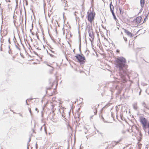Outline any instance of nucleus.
<instances>
[{
  "label": "nucleus",
  "mask_w": 149,
  "mask_h": 149,
  "mask_svg": "<svg viewBox=\"0 0 149 149\" xmlns=\"http://www.w3.org/2000/svg\"><path fill=\"white\" fill-rule=\"evenodd\" d=\"M99 134H101V136H103V133H101V132H100V133H99Z\"/></svg>",
  "instance_id": "obj_42"
},
{
  "label": "nucleus",
  "mask_w": 149,
  "mask_h": 149,
  "mask_svg": "<svg viewBox=\"0 0 149 149\" xmlns=\"http://www.w3.org/2000/svg\"><path fill=\"white\" fill-rule=\"evenodd\" d=\"M71 66V67H72V68H73V66L72 65V66Z\"/></svg>",
  "instance_id": "obj_60"
},
{
  "label": "nucleus",
  "mask_w": 149,
  "mask_h": 149,
  "mask_svg": "<svg viewBox=\"0 0 149 149\" xmlns=\"http://www.w3.org/2000/svg\"><path fill=\"white\" fill-rule=\"evenodd\" d=\"M6 2H10V0H6Z\"/></svg>",
  "instance_id": "obj_45"
},
{
  "label": "nucleus",
  "mask_w": 149,
  "mask_h": 149,
  "mask_svg": "<svg viewBox=\"0 0 149 149\" xmlns=\"http://www.w3.org/2000/svg\"><path fill=\"white\" fill-rule=\"evenodd\" d=\"M148 127L149 128V123L148 124Z\"/></svg>",
  "instance_id": "obj_62"
},
{
  "label": "nucleus",
  "mask_w": 149,
  "mask_h": 149,
  "mask_svg": "<svg viewBox=\"0 0 149 149\" xmlns=\"http://www.w3.org/2000/svg\"><path fill=\"white\" fill-rule=\"evenodd\" d=\"M144 3L145 0H140V5L142 8H143L144 6Z\"/></svg>",
  "instance_id": "obj_16"
},
{
  "label": "nucleus",
  "mask_w": 149,
  "mask_h": 149,
  "mask_svg": "<svg viewBox=\"0 0 149 149\" xmlns=\"http://www.w3.org/2000/svg\"><path fill=\"white\" fill-rule=\"evenodd\" d=\"M70 111L68 112V114L69 116H70Z\"/></svg>",
  "instance_id": "obj_51"
},
{
  "label": "nucleus",
  "mask_w": 149,
  "mask_h": 149,
  "mask_svg": "<svg viewBox=\"0 0 149 149\" xmlns=\"http://www.w3.org/2000/svg\"><path fill=\"white\" fill-rule=\"evenodd\" d=\"M54 84L52 83L51 85V87H49L47 88V90H50L52 88V87Z\"/></svg>",
  "instance_id": "obj_24"
},
{
  "label": "nucleus",
  "mask_w": 149,
  "mask_h": 149,
  "mask_svg": "<svg viewBox=\"0 0 149 149\" xmlns=\"http://www.w3.org/2000/svg\"><path fill=\"white\" fill-rule=\"evenodd\" d=\"M128 66H116L117 68H119L121 72L125 73L126 72V69Z\"/></svg>",
  "instance_id": "obj_4"
},
{
  "label": "nucleus",
  "mask_w": 149,
  "mask_h": 149,
  "mask_svg": "<svg viewBox=\"0 0 149 149\" xmlns=\"http://www.w3.org/2000/svg\"><path fill=\"white\" fill-rule=\"evenodd\" d=\"M32 28L30 30V31L31 32L32 34H33V32H32V30L33 29V24H32Z\"/></svg>",
  "instance_id": "obj_28"
},
{
  "label": "nucleus",
  "mask_w": 149,
  "mask_h": 149,
  "mask_svg": "<svg viewBox=\"0 0 149 149\" xmlns=\"http://www.w3.org/2000/svg\"><path fill=\"white\" fill-rule=\"evenodd\" d=\"M42 127H41V128H40V131H41L42 130Z\"/></svg>",
  "instance_id": "obj_48"
},
{
  "label": "nucleus",
  "mask_w": 149,
  "mask_h": 149,
  "mask_svg": "<svg viewBox=\"0 0 149 149\" xmlns=\"http://www.w3.org/2000/svg\"><path fill=\"white\" fill-rule=\"evenodd\" d=\"M110 11H111V13H112L113 12H114L113 11V9H114V7L112 5V2H111L110 4Z\"/></svg>",
  "instance_id": "obj_13"
},
{
  "label": "nucleus",
  "mask_w": 149,
  "mask_h": 149,
  "mask_svg": "<svg viewBox=\"0 0 149 149\" xmlns=\"http://www.w3.org/2000/svg\"><path fill=\"white\" fill-rule=\"evenodd\" d=\"M84 132L85 134H86L87 132V129L85 127H84Z\"/></svg>",
  "instance_id": "obj_23"
},
{
  "label": "nucleus",
  "mask_w": 149,
  "mask_h": 149,
  "mask_svg": "<svg viewBox=\"0 0 149 149\" xmlns=\"http://www.w3.org/2000/svg\"><path fill=\"white\" fill-rule=\"evenodd\" d=\"M43 113L42 111H41V116L43 117Z\"/></svg>",
  "instance_id": "obj_37"
},
{
  "label": "nucleus",
  "mask_w": 149,
  "mask_h": 149,
  "mask_svg": "<svg viewBox=\"0 0 149 149\" xmlns=\"http://www.w3.org/2000/svg\"><path fill=\"white\" fill-rule=\"evenodd\" d=\"M74 70H75V71H78V70H77V69H74Z\"/></svg>",
  "instance_id": "obj_54"
},
{
  "label": "nucleus",
  "mask_w": 149,
  "mask_h": 149,
  "mask_svg": "<svg viewBox=\"0 0 149 149\" xmlns=\"http://www.w3.org/2000/svg\"><path fill=\"white\" fill-rule=\"evenodd\" d=\"M116 52H119V50H116Z\"/></svg>",
  "instance_id": "obj_47"
},
{
  "label": "nucleus",
  "mask_w": 149,
  "mask_h": 149,
  "mask_svg": "<svg viewBox=\"0 0 149 149\" xmlns=\"http://www.w3.org/2000/svg\"><path fill=\"white\" fill-rule=\"evenodd\" d=\"M147 84H146L144 83H141V85H143V86L146 85Z\"/></svg>",
  "instance_id": "obj_33"
},
{
  "label": "nucleus",
  "mask_w": 149,
  "mask_h": 149,
  "mask_svg": "<svg viewBox=\"0 0 149 149\" xmlns=\"http://www.w3.org/2000/svg\"><path fill=\"white\" fill-rule=\"evenodd\" d=\"M29 110L30 113L31 114V109L29 108Z\"/></svg>",
  "instance_id": "obj_34"
},
{
  "label": "nucleus",
  "mask_w": 149,
  "mask_h": 149,
  "mask_svg": "<svg viewBox=\"0 0 149 149\" xmlns=\"http://www.w3.org/2000/svg\"><path fill=\"white\" fill-rule=\"evenodd\" d=\"M112 13V15L113 16V18L115 20H117V18H116V15L114 14V12H113L111 13Z\"/></svg>",
  "instance_id": "obj_19"
},
{
  "label": "nucleus",
  "mask_w": 149,
  "mask_h": 149,
  "mask_svg": "<svg viewBox=\"0 0 149 149\" xmlns=\"http://www.w3.org/2000/svg\"><path fill=\"white\" fill-rule=\"evenodd\" d=\"M75 57L80 64H84L86 61V58L83 54H77Z\"/></svg>",
  "instance_id": "obj_1"
},
{
  "label": "nucleus",
  "mask_w": 149,
  "mask_h": 149,
  "mask_svg": "<svg viewBox=\"0 0 149 149\" xmlns=\"http://www.w3.org/2000/svg\"><path fill=\"white\" fill-rule=\"evenodd\" d=\"M81 67H82L83 68H84V65H83V66H81Z\"/></svg>",
  "instance_id": "obj_61"
},
{
  "label": "nucleus",
  "mask_w": 149,
  "mask_h": 149,
  "mask_svg": "<svg viewBox=\"0 0 149 149\" xmlns=\"http://www.w3.org/2000/svg\"><path fill=\"white\" fill-rule=\"evenodd\" d=\"M50 51H51L52 52H53V53H54V51H52V50H50Z\"/></svg>",
  "instance_id": "obj_58"
},
{
  "label": "nucleus",
  "mask_w": 149,
  "mask_h": 149,
  "mask_svg": "<svg viewBox=\"0 0 149 149\" xmlns=\"http://www.w3.org/2000/svg\"><path fill=\"white\" fill-rule=\"evenodd\" d=\"M145 19H146V18H145L143 22H144L145 21Z\"/></svg>",
  "instance_id": "obj_57"
},
{
  "label": "nucleus",
  "mask_w": 149,
  "mask_h": 149,
  "mask_svg": "<svg viewBox=\"0 0 149 149\" xmlns=\"http://www.w3.org/2000/svg\"><path fill=\"white\" fill-rule=\"evenodd\" d=\"M25 2H26V5L27 6L28 5V1H27V0Z\"/></svg>",
  "instance_id": "obj_40"
},
{
  "label": "nucleus",
  "mask_w": 149,
  "mask_h": 149,
  "mask_svg": "<svg viewBox=\"0 0 149 149\" xmlns=\"http://www.w3.org/2000/svg\"><path fill=\"white\" fill-rule=\"evenodd\" d=\"M148 134H149V131H148Z\"/></svg>",
  "instance_id": "obj_64"
},
{
  "label": "nucleus",
  "mask_w": 149,
  "mask_h": 149,
  "mask_svg": "<svg viewBox=\"0 0 149 149\" xmlns=\"http://www.w3.org/2000/svg\"><path fill=\"white\" fill-rule=\"evenodd\" d=\"M116 61L118 65H126V59L123 57H118L116 59Z\"/></svg>",
  "instance_id": "obj_2"
},
{
  "label": "nucleus",
  "mask_w": 149,
  "mask_h": 149,
  "mask_svg": "<svg viewBox=\"0 0 149 149\" xmlns=\"http://www.w3.org/2000/svg\"><path fill=\"white\" fill-rule=\"evenodd\" d=\"M88 33L89 37H90L92 40H93L94 38V36L92 31H91L89 29Z\"/></svg>",
  "instance_id": "obj_6"
},
{
  "label": "nucleus",
  "mask_w": 149,
  "mask_h": 149,
  "mask_svg": "<svg viewBox=\"0 0 149 149\" xmlns=\"http://www.w3.org/2000/svg\"><path fill=\"white\" fill-rule=\"evenodd\" d=\"M97 132H98L99 133H100V132H99L98 130H97Z\"/></svg>",
  "instance_id": "obj_55"
},
{
  "label": "nucleus",
  "mask_w": 149,
  "mask_h": 149,
  "mask_svg": "<svg viewBox=\"0 0 149 149\" xmlns=\"http://www.w3.org/2000/svg\"><path fill=\"white\" fill-rule=\"evenodd\" d=\"M95 15V13H94L92 12L90 13L87 16L88 20L91 23H92V21L94 19Z\"/></svg>",
  "instance_id": "obj_3"
},
{
  "label": "nucleus",
  "mask_w": 149,
  "mask_h": 149,
  "mask_svg": "<svg viewBox=\"0 0 149 149\" xmlns=\"http://www.w3.org/2000/svg\"><path fill=\"white\" fill-rule=\"evenodd\" d=\"M35 110L36 111H37V113H38L39 112V111L38 110V108H36L35 109Z\"/></svg>",
  "instance_id": "obj_39"
},
{
  "label": "nucleus",
  "mask_w": 149,
  "mask_h": 149,
  "mask_svg": "<svg viewBox=\"0 0 149 149\" xmlns=\"http://www.w3.org/2000/svg\"><path fill=\"white\" fill-rule=\"evenodd\" d=\"M140 122L143 125V128H146L147 123V120L145 118L140 117Z\"/></svg>",
  "instance_id": "obj_5"
},
{
  "label": "nucleus",
  "mask_w": 149,
  "mask_h": 149,
  "mask_svg": "<svg viewBox=\"0 0 149 149\" xmlns=\"http://www.w3.org/2000/svg\"><path fill=\"white\" fill-rule=\"evenodd\" d=\"M142 106L144 107V108L143 109V110L144 111H146V109H148L147 106L146 105L145 102L142 103Z\"/></svg>",
  "instance_id": "obj_12"
},
{
  "label": "nucleus",
  "mask_w": 149,
  "mask_h": 149,
  "mask_svg": "<svg viewBox=\"0 0 149 149\" xmlns=\"http://www.w3.org/2000/svg\"><path fill=\"white\" fill-rule=\"evenodd\" d=\"M132 106L133 108L135 110H136L137 109L139 108V107L137 106V103L136 102H134L132 104Z\"/></svg>",
  "instance_id": "obj_9"
},
{
  "label": "nucleus",
  "mask_w": 149,
  "mask_h": 149,
  "mask_svg": "<svg viewBox=\"0 0 149 149\" xmlns=\"http://www.w3.org/2000/svg\"><path fill=\"white\" fill-rule=\"evenodd\" d=\"M140 23L141 22V17L140 16Z\"/></svg>",
  "instance_id": "obj_53"
},
{
  "label": "nucleus",
  "mask_w": 149,
  "mask_h": 149,
  "mask_svg": "<svg viewBox=\"0 0 149 149\" xmlns=\"http://www.w3.org/2000/svg\"><path fill=\"white\" fill-rule=\"evenodd\" d=\"M135 128L137 132V134L139 136L140 135V131H139V127H138L136 125L135 126Z\"/></svg>",
  "instance_id": "obj_14"
},
{
  "label": "nucleus",
  "mask_w": 149,
  "mask_h": 149,
  "mask_svg": "<svg viewBox=\"0 0 149 149\" xmlns=\"http://www.w3.org/2000/svg\"><path fill=\"white\" fill-rule=\"evenodd\" d=\"M121 10H122V9H121L120 8H119V10H120V14H121V13H122V14H123V12L122 11H121Z\"/></svg>",
  "instance_id": "obj_30"
},
{
  "label": "nucleus",
  "mask_w": 149,
  "mask_h": 149,
  "mask_svg": "<svg viewBox=\"0 0 149 149\" xmlns=\"http://www.w3.org/2000/svg\"><path fill=\"white\" fill-rule=\"evenodd\" d=\"M140 51V49L139 48H137L136 50V59H137L139 57L140 55L139 53V52Z\"/></svg>",
  "instance_id": "obj_7"
},
{
  "label": "nucleus",
  "mask_w": 149,
  "mask_h": 149,
  "mask_svg": "<svg viewBox=\"0 0 149 149\" xmlns=\"http://www.w3.org/2000/svg\"><path fill=\"white\" fill-rule=\"evenodd\" d=\"M50 54V56H51L52 57H53L54 56V55H53L52 54Z\"/></svg>",
  "instance_id": "obj_43"
},
{
  "label": "nucleus",
  "mask_w": 149,
  "mask_h": 149,
  "mask_svg": "<svg viewBox=\"0 0 149 149\" xmlns=\"http://www.w3.org/2000/svg\"><path fill=\"white\" fill-rule=\"evenodd\" d=\"M14 57H13V58H12V59L13 60H14Z\"/></svg>",
  "instance_id": "obj_49"
},
{
  "label": "nucleus",
  "mask_w": 149,
  "mask_h": 149,
  "mask_svg": "<svg viewBox=\"0 0 149 149\" xmlns=\"http://www.w3.org/2000/svg\"><path fill=\"white\" fill-rule=\"evenodd\" d=\"M32 130H33V132H34L35 130L33 129H32Z\"/></svg>",
  "instance_id": "obj_50"
},
{
  "label": "nucleus",
  "mask_w": 149,
  "mask_h": 149,
  "mask_svg": "<svg viewBox=\"0 0 149 149\" xmlns=\"http://www.w3.org/2000/svg\"><path fill=\"white\" fill-rule=\"evenodd\" d=\"M37 144L36 143V148H37Z\"/></svg>",
  "instance_id": "obj_59"
},
{
  "label": "nucleus",
  "mask_w": 149,
  "mask_h": 149,
  "mask_svg": "<svg viewBox=\"0 0 149 149\" xmlns=\"http://www.w3.org/2000/svg\"><path fill=\"white\" fill-rule=\"evenodd\" d=\"M15 45L17 49H19V51L20 50V48L19 47L20 46L18 43H17V45Z\"/></svg>",
  "instance_id": "obj_20"
},
{
  "label": "nucleus",
  "mask_w": 149,
  "mask_h": 149,
  "mask_svg": "<svg viewBox=\"0 0 149 149\" xmlns=\"http://www.w3.org/2000/svg\"><path fill=\"white\" fill-rule=\"evenodd\" d=\"M100 118H101V119L103 120V121L104 122H106V121H105L104 120V117H103V116L101 115H100Z\"/></svg>",
  "instance_id": "obj_25"
},
{
  "label": "nucleus",
  "mask_w": 149,
  "mask_h": 149,
  "mask_svg": "<svg viewBox=\"0 0 149 149\" xmlns=\"http://www.w3.org/2000/svg\"><path fill=\"white\" fill-rule=\"evenodd\" d=\"M120 118L122 120H123V119H124V117H123V115H122L121 114L120 115Z\"/></svg>",
  "instance_id": "obj_27"
},
{
  "label": "nucleus",
  "mask_w": 149,
  "mask_h": 149,
  "mask_svg": "<svg viewBox=\"0 0 149 149\" xmlns=\"http://www.w3.org/2000/svg\"><path fill=\"white\" fill-rule=\"evenodd\" d=\"M121 140H120L119 141H114V142H113L112 144V146L113 147H114L115 146L117 145L118 143H119V142Z\"/></svg>",
  "instance_id": "obj_15"
},
{
  "label": "nucleus",
  "mask_w": 149,
  "mask_h": 149,
  "mask_svg": "<svg viewBox=\"0 0 149 149\" xmlns=\"http://www.w3.org/2000/svg\"><path fill=\"white\" fill-rule=\"evenodd\" d=\"M49 66V73H50V74H52V71L53 70H54V68L52 67V66Z\"/></svg>",
  "instance_id": "obj_17"
},
{
  "label": "nucleus",
  "mask_w": 149,
  "mask_h": 149,
  "mask_svg": "<svg viewBox=\"0 0 149 149\" xmlns=\"http://www.w3.org/2000/svg\"><path fill=\"white\" fill-rule=\"evenodd\" d=\"M95 106H93V107H92V109H96V108L95 107Z\"/></svg>",
  "instance_id": "obj_41"
},
{
  "label": "nucleus",
  "mask_w": 149,
  "mask_h": 149,
  "mask_svg": "<svg viewBox=\"0 0 149 149\" xmlns=\"http://www.w3.org/2000/svg\"><path fill=\"white\" fill-rule=\"evenodd\" d=\"M31 137H30L29 138V141H28V142H27V149H29V145H28V144H29V142L30 141H31Z\"/></svg>",
  "instance_id": "obj_22"
},
{
  "label": "nucleus",
  "mask_w": 149,
  "mask_h": 149,
  "mask_svg": "<svg viewBox=\"0 0 149 149\" xmlns=\"http://www.w3.org/2000/svg\"><path fill=\"white\" fill-rule=\"evenodd\" d=\"M148 145H146L145 149H148Z\"/></svg>",
  "instance_id": "obj_36"
},
{
  "label": "nucleus",
  "mask_w": 149,
  "mask_h": 149,
  "mask_svg": "<svg viewBox=\"0 0 149 149\" xmlns=\"http://www.w3.org/2000/svg\"><path fill=\"white\" fill-rule=\"evenodd\" d=\"M137 139L138 141V142L137 145L138 146V149H140V139L139 136L137 137Z\"/></svg>",
  "instance_id": "obj_18"
},
{
  "label": "nucleus",
  "mask_w": 149,
  "mask_h": 149,
  "mask_svg": "<svg viewBox=\"0 0 149 149\" xmlns=\"http://www.w3.org/2000/svg\"><path fill=\"white\" fill-rule=\"evenodd\" d=\"M10 38H9V39H8V42L9 43H10Z\"/></svg>",
  "instance_id": "obj_46"
},
{
  "label": "nucleus",
  "mask_w": 149,
  "mask_h": 149,
  "mask_svg": "<svg viewBox=\"0 0 149 149\" xmlns=\"http://www.w3.org/2000/svg\"><path fill=\"white\" fill-rule=\"evenodd\" d=\"M124 30L125 33H126L128 36L130 37H132V34L130 32L126 29H124Z\"/></svg>",
  "instance_id": "obj_8"
},
{
  "label": "nucleus",
  "mask_w": 149,
  "mask_h": 149,
  "mask_svg": "<svg viewBox=\"0 0 149 149\" xmlns=\"http://www.w3.org/2000/svg\"><path fill=\"white\" fill-rule=\"evenodd\" d=\"M64 10H67V8H64Z\"/></svg>",
  "instance_id": "obj_56"
},
{
  "label": "nucleus",
  "mask_w": 149,
  "mask_h": 149,
  "mask_svg": "<svg viewBox=\"0 0 149 149\" xmlns=\"http://www.w3.org/2000/svg\"><path fill=\"white\" fill-rule=\"evenodd\" d=\"M70 45V47H71V45L70 43H68Z\"/></svg>",
  "instance_id": "obj_52"
},
{
  "label": "nucleus",
  "mask_w": 149,
  "mask_h": 149,
  "mask_svg": "<svg viewBox=\"0 0 149 149\" xmlns=\"http://www.w3.org/2000/svg\"><path fill=\"white\" fill-rule=\"evenodd\" d=\"M89 52L88 51H87L86 50V51L85 53L86 54V56L88 55Z\"/></svg>",
  "instance_id": "obj_26"
},
{
  "label": "nucleus",
  "mask_w": 149,
  "mask_h": 149,
  "mask_svg": "<svg viewBox=\"0 0 149 149\" xmlns=\"http://www.w3.org/2000/svg\"><path fill=\"white\" fill-rule=\"evenodd\" d=\"M81 39L80 36H79V49L80 52H81Z\"/></svg>",
  "instance_id": "obj_11"
},
{
  "label": "nucleus",
  "mask_w": 149,
  "mask_h": 149,
  "mask_svg": "<svg viewBox=\"0 0 149 149\" xmlns=\"http://www.w3.org/2000/svg\"><path fill=\"white\" fill-rule=\"evenodd\" d=\"M123 38L124 40L125 41V42L127 41V38L126 37H123Z\"/></svg>",
  "instance_id": "obj_32"
},
{
  "label": "nucleus",
  "mask_w": 149,
  "mask_h": 149,
  "mask_svg": "<svg viewBox=\"0 0 149 149\" xmlns=\"http://www.w3.org/2000/svg\"><path fill=\"white\" fill-rule=\"evenodd\" d=\"M30 100V99H27V100H26V104L27 105H29V104H28V103L27 102V100Z\"/></svg>",
  "instance_id": "obj_35"
},
{
  "label": "nucleus",
  "mask_w": 149,
  "mask_h": 149,
  "mask_svg": "<svg viewBox=\"0 0 149 149\" xmlns=\"http://www.w3.org/2000/svg\"><path fill=\"white\" fill-rule=\"evenodd\" d=\"M94 113L95 114V115L97 114V110L96 109H95V111H94Z\"/></svg>",
  "instance_id": "obj_31"
},
{
  "label": "nucleus",
  "mask_w": 149,
  "mask_h": 149,
  "mask_svg": "<svg viewBox=\"0 0 149 149\" xmlns=\"http://www.w3.org/2000/svg\"><path fill=\"white\" fill-rule=\"evenodd\" d=\"M18 114H19V116H21L22 117H23V116H22V114L20 113H18Z\"/></svg>",
  "instance_id": "obj_38"
},
{
  "label": "nucleus",
  "mask_w": 149,
  "mask_h": 149,
  "mask_svg": "<svg viewBox=\"0 0 149 149\" xmlns=\"http://www.w3.org/2000/svg\"><path fill=\"white\" fill-rule=\"evenodd\" d=\"M134 22H136L137 24H138L140 23V18L139 17H137L134 20Z\"/></svg>",
  "instance_id": "obj_10"
},
{
  "label": "nucleus",
  "mask_w": 149,
  "mask_h": 149,
  "mask_svg": "<svg viewBox=\"0 0 149 149\" xmlns=\"http://www.w3.org/2000/svg\"><path fill=\"white\" fill-rule=\"evenodd\" d=\"M11 52V51L10 50V49L9 51H8V53L9 54H10Z\"/></svg>",
  "instance_id": "obj_44"
},
{
  "label": "nucleus",
  "mask_w": 149,
  "mask_h": 149,
  "mask_svg": "<svg viewBox=\"0 0 149 149\" xmlns=\"http://www.w3.org/2000/svg\"><path fill=\"white\" fill-rule=\"evenodd\" d=\"M67 1H65V7L66 6H68V4H67Z\"/></svg>",
  "instance_id": "obj_29"
},
{
  "label": "nucleus",
  "mask_w": 149,
  "mask_h": 149,
  "mask_svg": "<svg viewBox=\"0 0 149 149\" xmlns=\"http://www.w3.org/2000/svg\"><path fill=\"white\" fill-rule=\"evenodd\" d=\"M108 66V68H109V66H110L108 65V66Z\"/></svg>",
  "instance_id": "obj_63"
},
{
  "label": "nucleus",
  "mask_w": 149,
  "mask_h": 149,
  "mask_svg": "<svg viewBox=\"0 0 149 149\" xmlns=\"http://www.w3.org/2000/svg\"><path fill=\"white\" fill-rule=\"evenodd\" d=\"M62 117L63 118H64L65 119H66V118H65V113L64 112H62Z\"/></svg>",
  "instance_id": "obj_21"
}]
</instances>
